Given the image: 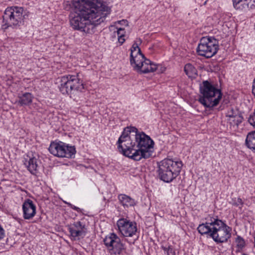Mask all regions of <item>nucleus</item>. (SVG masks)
<instances>
[{
    "label": "nucleus",
    "mask_w": 255,
    "mask_h": 255,
    "mask_svg": "<svg viewBox=\"0 0 255 255\" xmlns=\"http://www.w3.org/2000/svg\"><path fill=\"white\" fill-rule=\"evenodd\" d=\"M73 4L74 11L69 16L71 26L87 33H93L111 11L107 6L99 7L93 0H73Z\"/></svg>",
    "instance_id": "f257e3e1"
},
{
    "label": "nucleus",
    "mask_w": 255,
    "mask_h": 255,
    "mask_svg": "<svg viewBox=\"0 0 255 255\" xmlns=\"http://www.w3.org/2000/svg\"><path fill=\"white\" fill-rule=\"evenodd\" d=\"M119 152L135 161L152 156L154 142L144 132H138L133 127H127L117 141Z\"/></svg>",
    "instance_id": "f03ea898"
},
{
    "label": "nucleus",
    "mask_w": 255,
    "mask_h": 255,
    "mask_svg": "<svg viewBox=\"0 0 255 255\" xmlns=\"http://www.w3.org/2000/svg\"><path fill=\"white\" fill-rule=\"evenodd\" d=\"M205 223L200 224L197 228L201 235H206L217 244L226 243L231 237L232 228L217 216L214 217L209 215Z\"/></svg>",
    "instance_id": "7ed1b4c3"
},
{
    "label": "nucleus",
    "mask_w": 255,
    "mask_h": 255,
    "mask_svg": "<svg viewBox=\"0 0 255 255\" xmlns=\"http://www.w3.org/2000/svg\"><path fill=\"white\" fill-rule=\"evenodd\" d=\"M181 161H174L165 158L158 162L157 173L159 179L164 182L170 183L180 174L182 167Z\"/></svg>",
    "instance_id": "20e7f679"
},
{
    "label": "nucleus",
    "mask_w": 255,
    "mask_h": 255,
    "mask_svg": "<svg viewBox=\"0 0 255 255\" xmlns=\"http://www.w3.org/2000/svg\"><path fill=\"white\" fill-rule=\"evenodd\" d=\"M200 96L199 102L206 108H213L219 104L222 94L208 81H204L200 87Z\"/></svg>",
    "instance_id": "39448f33"
},
{
    "label": "nucleus",
    "mask_w": 255,
    "mask_h": 255,
    "mask_svg": "<svg viewBox=\"0 0 255 255\" xmlns=\"http://www.w3.org/2000/svg\"><path fill=\"white\" fill-rule=\"evenodd\" d=\"M59 89L64 95H71L73 91L82 92L85 89L79 73L76 75L67 74L59 78Z\"/></svg>",
    "instance_id": "423d86ee"
},
{
    "label": "nucleus",
    "mask_w": 255,
    "mask_h": 255,
    "mask_svg": "<svg viewBox=\"0 0 255 255\" xmlns=\"http://www.w3.org/2000/svg\"><path fill=\"white\" fill-rule=\"evenodd\" d=\"M219 47V42L215 37H203L200 40L197 53L200 56L210 58L217 54Z\"/></svg>",
    "instance_id": "0eeeda50"
},
{
    "label": "nucleus",
    "mask_w": 255,
    "mask_h": 255,
    "mask_svg": "<svg viewBox=\"0 0 255 255\" xmlns=\"http://www.w3.org/2000/svg\"><path fill=\"white\" fill-rule=\"evenodd\" d=\"M48 149L54 156L61 158H74L76 152L75 146L69 145L62 141L51 142Z\"/></svg>",
    "instance_id": "6e6552de"
},
{
    "label": "nucleus",
    "mask_w": 255,
    "mask_h": 255,
    "mask_svg": "<svg viewBox=\"0 0 255 255\" xmlns=\"http://www.w3.org/2000/svg\"><path fill=\"white\" fill-rule=\"evenodd\" d=\"M24 8L21 6L7 7L4 11L3 20L7 26H19L24 18Z\"/></svg>",
    "instance_id": "1a4fd4ad"
},
{
    "label": "nucleus",
    "mask_w": 255,
    "mask_h": 255,
    "mask_svg": "<svg viewBox=\"0 0 255 255\" xmlns=\"http://www.w3.org/2000/svg\"><path fill=\"white\" fill-rule=\"evenodd\" d=\"M104 243L110 255H120L125 250V245L115 233H110L104 239Z\"/></svg>",
    "instance_id": "9d476101"
},
{
    "label": "nucleus",
    "mask_w": 255,
    "mask_h": 255,
    "mask_svg": "<svg viewBox=\"0 0 255 255\" xmlns=\"http://www.w3.org/2000/svg\"><path fill=\"white\" fill-rule=\"evenodd\" d=\"M117 226L119 233L125 237H132L137 233L136 223L127 218L119 219Z\"/></svg>",
    "instance_id": "9b49d317"
},
{
    "label": "nucleus",
    "mask_w": 255,
    "mask_h": 255,
    "mask_svg": "<svg viewBox=\"0 0 255 255\" xmlns=\"http://www.w3.org/2000/svg\"><path fill=\"white\" fill-rule=\"evenodd\" d=\"M145 59L137 43L134 42L130 48V62L134 69L136 71Z\"/></svg>",
    "instance_id": "f8f14e48"
},
{
    "label": "nucleus",
    "mask_w": 255,
    "mask_h": 255,
    "mask_svg": "<svg viewBox=\"0 0 255 255\" xmlns=\"http://www.w3.org/2000/svg\"><path fill=\"white\" fill-rule=\"evenodd\" d=\"M68 230L73 240H79L81 237H84L86 233L85 225L80 221L76 222L69 226Z\"/></svg>",
    "instance_id": "ddd939ff"
},
{
    "label": "nucleus",
    "mask_w": 255,
    "mask_h": 255,
    "mask_svg": "<svg viewBox=\"0 0 255 255\" xmlns=\"http://www.w3.org/2000/svg\"><path fill=\"white\" fill-rule=\"evenodd\" d=\"M23 218L25 220L32 219L36 213V207L33 202L29 199H26L22 206Z\"/></svg>",
    "instance_id": "4468645a"
},
{
    "label": "nucleus",
    "mask_w": 255,
    "mask_h": 255,
    "mask_svg": "<svg viewBox=\"0 0 255 255\" xmlns=\"http://www.w3.org/2000/svg\"><path fill=\"white\" fill-rule=\"evenodd\" d=\"M157 66V65L154 64L149 59L145 58L136 71L143 73L153 72L156 71Z\"/></svg>",
    "instance_id": "2eb2a0df"
},
{
    "label": "nucleus",
    "mask_w": 255,
    "mask_h": 255,
    "mask_svg": "<svg viewBox=\"0 0 255 255\" xmlns=\"http://www.w3.org/2000/svg\"><path fill=\"white\" fill-rule=\"evenodd\" d=\"M118 199L120 203L124 206V208L133 207L136 204L134 199L125 194H119L118 196Z\"/></svg>",
    "instance_id": "dca6fc26"
},
{
    "label": "nucleus",
    "mask_w": 255,
    "mask_h": 255,
    "mask_svg": "<svg viewBox=\"0 0 255 255\" xmlns=\"http://www.w3.org/2000/svg\"><path fill=\"white\" fill-rule=\"evenodd\" d=\"M24 164L26 166L27 170L32 174H36L38 165L37 163V159L35 157L33 156L32 157H29V159L28 160L25 159Z\"/></svg>",
    "instance_id": "f3484780"
},
{
    "label": "nucleus",
    "mask_w": 255,
    "mask_h": 255,
    "mask_svg": "<svg viewBox=\"0 0 255 255\" xmlns=\"http://www.w3.org/2000/svg\"><path fill=\"white\" fill-rule=\"evenodd\" d=\"M33 97L30 93H25L21 96H18V103L20 106H25L30 104L33 100Z\"/></svg>",
    "instance_id": "a211bd4d"
},
{
    "label": "nucleus",
    "mask_w": 255,
    "mask_h": 255,
    "mask_svg": "<svg viewBox=\"0 0 255 255\" xmlns=\"http://www.w3.org/2000/svg\"><path fill=\"white\" fill-rule=\"evenodd\" d=\"M246 145L255 152V130L248 134L246 139Z\"/></svg>",
    "instance_id": "6ab92c4d"
},
{
    "label": "nucleus",
    "mask_w": 255,
    "mask_h": 255,
    "mask_svg": "<svg viewBox=\"0 0 255 255\" xmlns=\"http://www.w3.org/2000/svg\"><path fill=\"white\" fill-rule=\"evenodd\" d=\"M184 72L188 77L195 79L197 76L198 72L195 67L190 63L186 64L184 66Z\"/></svg>",
    "instance_id": "aec40b11"
},
{
    "label": "nucleus",
    "mask_w": 255,
    "mask_h": 255,
    "mask_svg": "<svg viewBox=\"0 0 255 255\" xmlns=\"http://www.w3.org/2000/svg\"><path fill=\"white\" fill-rule=\"evenodd\" d=\"M243 117L240 114L231 119H227V122L231 126L238 127L243 121Z\"/></svg>",
    "instance_id": "412c9836"
},
{
    "label": "nucleus",
    "mask_w": 255,
    "mask_h": 255,
    "mask_svg": "<svg viewBox=\"0 0 255 255\" xmlns=\"http://www.w3.org/2000/svg\"><path fill=\"white\" fill-rule=\"evenodd\" d=\"M234 7L238 10H243L249 7V3L246 0H233Z\"/></svg>",
    "instance_id": "4be33fe9"
},
{
    "label": "nucleus",
    "mask_w": 255,
    "mask_h": 255,
    "mask_svg": "<svg viewBox=\"0 0 255 255\" xmlns=\"http://www.w3.org/2000/svg\"><path fill=\"white\" fill-rule=\"evenodd\" d=\"M229 204L233 206L239 207L240 209H241L244 205V203L241 198L234 197L232 198L231 200L229 201Z\"/></svg>",
    "instance_id": "5701e85b"
},
{
    "label": "nucleus",
    "mask_w": 255,
    "mask_h": 255,
    "mask_svg": "<svg viewBox=\"0 0 255 255\" xmlns=\"http://www.w3.org/2000/svg\"><path fill=\"white\" fill-rule=\"evenodd\" d=\"M118 37V41L120 43L121 45L123 44L126 39H125V34H126V31L124 28H120L117 29V31Z\"/></svg>",
    "instance_id": "b1692460"
},
{
    "label": "nucleus",
    "mask_w": 255,
    "mask_h": 255,
    "mask_svg": "<svg viewBox=\"0 0 255 255\" xmlns=\"http://www.w3.org/2000/svg\"><path fill=\"white\" fill-rule=\"evenodd\" d=\"M239 114L240 113L237 109H234L233 107H230L228 109L226 114V117L227 119H231Z\"/></svg>",
    "instance_id": "393cba45"
},
{
    "label": "nucleus",
    "mask_w": 255,
    "mask_h": 255,
    "mask_svg": "<svg viewBox=\"0 0 255 255\" xmlns=\"http://www.w3.org/2000/svg\"><path fill=\"white\" fill-rule=\"evenodd\" d=\"M161 248L166 255H175V252L171 246H168V247L162 246Z\"/></svg>",
    "instance_id": "a878e982"
},
{
    "label": "nucleus",
    "mask_w": 255,
    "mask_h": 255,
    "mask_svg": "<svg viewBox=\"0 0 255 255\" xmlns=\"http://www.w3.org/2000/svg\"><path fill=\"white\" fill-rule=\"evenodd\" d=\"M235 242L237 244V247L240 249H242L246 245L244 239L240 236H238L236 238Z\"/></svg>",
    "instance_id": "bb28decb"
},
{
    "label": "nucleus",
    "mask_w": 255,
    "mask_h": 255,
    "mask_svg": "<svg viewBox=\"0 0 255 255\" xmlns=\"http://www.w3.org/2000/svg\"><path fill=\"white\" fill-rule=\"evenodd\" d=\"M67 204L68 205V206L69 207H70L72 209L76 211L77 212H80L81 211V209L80 208H79V207H76L74 205H72L70 203H67Z\"/></svg>",
    "instance_id": "cd10ccee"
},
{
    "label": "nucleus",
    "mask_w": 255,
    "mask_h": 255,
    "mask_svg": "<svg viewBox=\"0 0 255 255\" xmlns=\"http://www.w3.org/2000/svg\"><path fill=\"white\" fill-rule=\"evenodd\" d=\"M4 236V231L0 225V240L2 239Z\"/></svg>",
    "instance_id": "c85d7f7f"
},
{
    "label": "nucleus",
    "mask_w": 255,
    "mask_h": 255,
    "mask_svg": "<svg viewBox=\"0 0 255 255\" xmlns=\"http://www.w3.org/2000/svg\"><path fill=\"white\" fill-rule=\"evenodd\" d=\"M252 93L255 97V78L254 80L252 85Z\"/></svg>",
    "instance_id": "c756f323"
},
{
    "label": "nucleus",
    "mask_w": 255,
    "mask_h": 255,
    "mask_svg": "<svg viewBox=\"0 0 255 255\" xmlns=\"http://www.w3.org/2000/svg\"><path fill=\"white\" fill-rule=\"evenodd\" d=\"M246 0L249 3V5L250 4L251 6L255 5V0Z\"/></svg>",
    "instance_id": "7c9ffc66"
}]
</instances>
